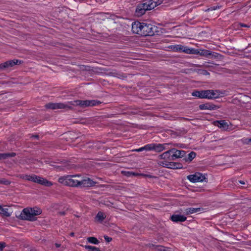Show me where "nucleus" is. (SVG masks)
Returning a JSON list of instances; mask_svg holds the SVG:
<instances>
[{
	"instance_id": "f257e3e1",
	"label": "nucleus",
	"mask_w": 251,
	"mask_h": 251,
	"mask_svg": "<svg viewBox=\"0 0 251 251\" xmlns=\"http://www.w3.org/2000/svg\"><path fill=\"white\" fill-rule=\"evenodd\" d=\"M80 175H67L60 177L58 181L64 185L78 187L79 186Z\"/></svg>"
},
{
	"instance_id": "f03ea898",
	"label": "nucleus",
	"mask_w": 251,
	"mask_h": 251,
	"mask_svg": "<svg viewBox=\"0 0 251 251\" xmlns=\"http://www.w3.org/2000/svg\"><path fill=\"white\" fill-rule=\"evenodd\" d=\"M159 4L154 0H145L143 2L139 4L136 9V14L140 17L145 13L147 10H150L153 9L157 5Z\"/></svg>"
},
{
	"instance_id": "7ed1b4c3",
	"label": "nucleus",
	"mask_w": 251,
	"mask_h": 251,
	"mask_svg": "<svg viewBox=\"0 0 251 251\" xmlns=\"http://www.w3.org/2000/svg\"><path fill=\"white\" fill-rule=\"evenodd\" d=\"M221 95L219 90H206L201 91H194L192 92V95L200 99H216Z\"/></svg>"
},
{
	"instance_id": "20e7f679",
	"label": "nucleus",
	"mask_w": 251,
	"mask_h": 251,
	"mask_svg": "<svg viewBox=\"0 0 251 251\" xmlns=\"http://www.w3.org/2000/svg\"><path fill=\"white\" fill-rule=\"evenodd\" d=\"M41 213V210L38 208H26L22 210L20 217L22 220L34 221L36 220V216Z\"/></svg>"
},
{
	"instance_id": "39448f33",
	"label": "nucleus",
	"mask_w": 251,
	"mask_h": 251,
	"mask_svg": "<svg viewBox=\"0 0 251 251\" xmlns=\"http://www.w3.org/2000/svg\"><path fill=\"white\" fill-rule=\"evenodd\" d=\"M20 177L23 179L31 181L47 187L51 186L53 184L51 181H48L46 178L35 175H23L20 176Z\"/></svg>"
},
{
	"instance_id": "423d86ee",
	"label": "nucleus",
	"mask_w": 251,
	"mask_h": 251,
	"mask_svg": "<svg viewBox=\"0 0 251 251\" xmlns=\"http://www.w3.org/2000/svg\"><path fill=\"white\" fill-rule=\"evenodd\" d=\"M69 103L72 105L79 106L83 108L86 107L88 106H95L99 104V102L96 101L95 100H76L75 101H70L69 102Z\"/></svg>"
},
{
	"instance_id": "0eeeda50",
	"label": "nucleus",
	"mask_w": 251,
	"mask_h": 251,
	"mask_svg": "<svg viewBox=\"0 0 251 251\" xmlns=\"http://www.w3.org/2000/svg\"><path fill=\"white\" fill-rule=\"evenodd\" d=\"M170 49L174 51H177L179 52H184L185 53H197L195 49L189 48L186 46H183L181 45H172L170 47Z\"/></svg>"
},
{
	"instance_id": "6e6552de",
	"label": "nucleus",
	"mask_w": 251,
	"mask_h": 251,
	"mask_svg": "<svg viewBox=\"0 0 251 251\" xmlns=\"http://www.w3.org/2000/svg\"><path fill=\"white\" fill-rule=\"evenodd\" d=\"M158 164L160 166L173 169L182 168V165L179 163L173 162L169 161H158Z\"/></svg>"
},
{
	"instance_id": "1a4fd4ad",
	"label": "nucleus",
	"mask_w": 251,
	"mask_h": 251,
	"mask_svg": "<svg viewBox=\"0 0 251 251\" xmlns=\"http://www.w3.org/2000/svg\"><path fill=\"white\" fill-rule=\"evenodd\" d=\"M187 177L192 182H202L206 179L205 176L200 173L189 175Z\"/></svg>"
},
{
	"instance_id": "9d476101",
	"label": "nucleus",
	"mask_w": 251,
	"mask_h": 251,
	"mask_svg": "<svg viewBox=\"0 0 251 251\" xmlns=\"http://www.w3.org/2000/svg\"><path fill=\"white\" fill-rule=\"evenodd\" d=\"M141 33L142 36H152L154 34L153 26L151 24L144 23Z\"/></svg>"
},
{
	"instance_id": "9b49d317",
	"label": "nucleus",
	"mask_w": 251,
	"mask_h": 251,
	"mask_svg": "<svg viewBox=\"0 0 251 251\" xmlns=\"http://www.w3.org/2000/svg\"><path fill=\"white\" fill-rule=\"evenodd\" d=\"M96 182L87 177H82L80 176L79 183L80 187H90L95 186Z\"/></svg>"
},
{
	"instance_id": "f8f14e48",
	"label": "nucleus",
	"mask_w": 251,
	"mask_h": 251,
	"mask_svg": "<svg viewBox=\"0 0 251 251\" xmlns=\"http://www.w3.org/2000/svg\"><path fill=\"white\" fill-rule=\"evenodd\" d=\"M144 23L136 21L132 24V30L133 33L141 35Z\"/></svg>"
},
{
	"instance_id": "ddd939ff",
	"label": "nucleus",
	"mask_w": 251,
	"mask_h": 251,
	"mask_svg": "<svg viewBox=\"0 0 251 251\" xmlns=\"http://www.w3.org/2000/svg\"><path fill=\"white\" fill-rule=\"evenodd\" d=\"M46 107L47 108L51 109H64L67 108H70V107L63 103H49L46 105Z\"/></svg>"
},
{
	"instance_id": "4468645a",
	"label": "nucleus",
	"mask_w": 251,
	"mask_h": 251,
	"mask_svg": "<svg viewBox=\"0 0 251 251\" xmlns=\"http://www.w3.org/2000/svg\"><path fill=\"white\" fill-rule=\"evenodd\" d=\"M21 63V61L17 59L12 60H8L3 63L0 64V69L7 68L9 67H13V66Z\"/></svg>"
},
{
	"instance_id": "2eb2a0df",
	"label": "nucleus",
	"mask_w": 251,
	"mask_h": 251,
	"mask_svg": "<svg viewBox=\"0 0 251 251\" xmlns=\"http://www.w3.org/2000/svg\"><path fill=\"white\" fill-rule=\"evenodd\" d=\"M170 151L169 150L168 151L163 152L161 154L158 156L159 160L158 161H171L174 160L173 157L171 155V151Z\"/></svg>"
},
{
	"instance_id": "dca6fc26",
	"label": "nucleus",
	"mask_w": 251,
	"mask_h": 251,
	"mask_svg": "<svg viewBox=\"0 0 251 251\" xmlns=\"http://www.w3.org/2000/svg\"><path fill=\"white\" fill-rule=\"evenodd\" d=\"M218 108V106L211 103H206L199 105V108L201 110H214L217 109Z\"/></svg>"
},
{
	"instance_id": "f3484780",
	"label": "nucleus",
	"mask_w": 251,
	"mask_h": 251,
	"mask_svg": "<svg viewBox=\"0 0 251 251\" xmlns=\"http://www.w3.org/2000/svg\"><path fill=\"white\" fill-rule=\"evenodd\" d=\"M213 124L214 126L223 130H227L228 128V123L225 120L216 121L214 122Z\"/></svg>"
},
{
	"instance_id": "a211bd4d",
	"label": "nucleus",
	"mask_w": 251,
	"mask_h": 251,
	"mask_svg": "<svg viewBox=\"0 0 251 251\" xmlns=\"http://www.w3.org/2000/svg\"><path fill=\"white\" fill-rule=\"evenodd\" d=\"M169 144H154V151L156 152H161L168 149Z\"/></svg>"
},
{
	"instance_id": "6ab92c4d",
	"label": "nucleus",
	"mask_w": 251,
	"mask_h": 251,
	"mask_svg": "<svg viewBox=\"0 0 251 251\" xmlns=\"http://www.w3.org/2000/svg\"><path fill=\"white\" fill-rule=\"evenodd\" d=\"M170 150L172 151H171V153H173V155H172V156L173 157V158H174H174H176L181 157L183 156L185 153L184 151L177 150L175 149H172Z\"/></svg>"
},
{
	"instance_id": "aec40b11",
	"label": "nucleus",
	"mask_w": 251,
	"mask_h": 251,
	"mask_svg": "<svg viewBox=\"0 0 251 251\" xmlns=\"http://www.w3.org/2000/svg\"><path fill=\"white\" fill-rule=\"evenodd\" d=\"M172 221L175 222H184L186 220L187 218L183 215H177V214H174L173 215L171 216V218Z\"/></svg>"
},
{
	"instance_id": "412c9836",
	"label": "nucleus",
	"mask_w": 251,
	"mask_h": 251,
	"mask_svg": "<svg viewBox=\"0 0 251 251\" xmlns=\"http://www.w3.org/2000/svg\"><path fill=\"white\" fill-rule=\"evenodd\" d=\"M202 208H193L190 207L188 208L185 210L184 213L186 215H189L197 212H200L202 210Z\"/></svg>"
},
{
	"instance_id": "4be33fe9",
	"label": "nucleus",
	"mask_w": 251,
	"mask_h": 251,
	"mask_svg": "<svg viewBox=\"0 0 251 251\" xmlns=\"http://www.w3.org/2000/svg\"><path fill=\"white\" fill-rule=\"evenodd\" d=\"M0 215L5 217H10L11 213L9 212L7 208L3 207L0 205Z\"/></svg>"
},
{
	"instance_id": "5701e85b",
	"label": "nucleus",
	"mask_w": 251,
	"mask_h": 251,
	"mask_svg": "<svg viewBox=\"0 0 251 251\" xmlns=\"http://www.w3.org/2000/svg\"><path fill=\"white\" fill-rule=\"evenodd\" d=\"M16 155V153L14 152L11 153H0V160L2 159H4L8 157H13Z\"/></svg>"
},
{
	"instance_id": "b1692460",
	"label": "nucleus",
	"mask_w": 251,
	"mask_h": 251,
	"mask_svg": "<svg viewBox=\"0 0 251 251\" xmlns=\"http://www.w3.org/2000/svg\"><path fill=\"white\" fill-rule=\"evenodd\" d=\"M106 217V214L102 212H99L96 216V220L99 222H102Z\"/></svg>"
},
{
	"instance_id": "393cba45",
	"label": "nucleus",
	"mask_w": 251,
	"mask_h": 251,
	"mask_svg": "<svg viewBox=\"0 0 251 251\" xmlns=\"http://www.w3.org/2000/svg\"><path fill=\"white\" fill-rule=\"evenodd\" d=\"M148 247L152 249L157 250V251H165L164 247L161 246H156L153 244H149L147 245Z\"/></svg>"
},
{
	"instance_id": "a878e982",
	"label": "nucleus",
	"mask_w": 251,
	"mask_h": 251,
	"mask_svg": "<svg viewBox=\"0 0 251 251\" xmlns=\"http://www.w3.org/2000/svg\"><path fill=\"white\" fill-rule=\"evenodd\" d=\"M198 53H191L192 54H200L201 55L207 56L208 55H210V53L209 52V51L207 50H198L195 49Z\"/></svg>"
},
{
	"instance_id": "bb28decb",
	"label": "nucleus",
	"mask_w": 251,
	"mask_h": 251,
	"mask_svg": "<svg viewBox=\"0 0 251 251\" xmlns=\"http://www.w3.org/2000/svg\"><path fill=\"white\" fill-rule=\"evenodd\" d=\"M196 153L194 151L191 152L188 154V157L186 159V161L187 162H190L196 157Z\"/></svg>"
},
{
	"instance_id": "cd10ccee",
	"label": "nucleus",
	"mask_w": 251,
	"mask_h": 251,
	"mask_svg": "<svg viewBox=\"0 0 251 251\" xmlns=\"http://www.w3.org/2000/svg\"><path fill=\"white\" fill-rule=\"evenodd\" d=\"M87 241L91 243L97 245L99 243V240L94 237H89L87 238Z\"/></svg>"
},
{
	"instance_id": "c85d7f7f",
	"label": "nucleus",
	"mask_w": 251,
	"mask_h": 251,
	"mask_svg": "<svg viewBox=\"0 0 251 251\" xmlns=\"http://www.w3.org/2000/svg\"><path fill=\"white\" fill-rule=\"evenodd\" d=\"M146 151H154V144H149L144 146Z\"/></svg>"
},
{
	"instance_id": "c756f323",
	"label": "nucleus",
	"mask_w": 251,
	"mask_h": 251,
	"mask_svg": "<svg viewBox=\"0 0 251 251\" xmlns=\"http://www.w3.org/2000/svg\"><path fill=\"white\" fill-rule=\"evenodd\" d=\"M84 247L90 251H100L99 248L92 246L86 245Z\"/></svg>"
},
{
	"instance_id": "7c9ffc66",
	"label": "nucleus",
	"mask_w": 251,
	"mask_h": 251,
	"mask_svg": "<svg viewBox=\"0 0 251 251\" xmlns=\"http://www.w3.org/2000/svg\"><path fill=\"white\" fill-rule=\"evenodd\" d=\"M242 142L244 144H247V145H249V144H251V137L249 138H244L243 139H242Z\"/></svg>"
},
{
	"instance_id": "2f4dec72",
	"label": "nucleus",
	"mask_w": 251,
	"mask_h": 251,
	"mask_svg": "<svg viewBox=\"0 0 251 251\" xmlns=\"http://www.w3.org/2000/svg\"><path fill=\"white\" fill-rule=\"evenodd\" d=\"M0 183L3 184L5 185H9L10 184V181L5 179H0Z\"/></svg>"
},
{
	"instance_id": "473e14b6",
	"label": "nucleus",
	"mask_w": 251,
	"mask_h": 251,
	"mask_svg": "<svg viewBox=\"0 0 251 251\" xmlns=\"http://www.w3.org/2000/svg\"><path fill=\"white\" fill-rule=\"evenodd\" d=\"M6 244L4 242L0 243V251H2L3 249L5 247Z\"/></svg>"
},
{
	"instance_id": "72a5a7b5",
	"label": "nucleus",
	"mask_w": 251,
	"mask_h": 251,
	"mask_svg": "<svg viewBox=\"0 0 251 251\" xmlns=\"http://www.w3.org/2000/svg\"><path fill=\"white\" fill-rule=\"evenodd\" d=\"M135 151H136V152H141V151H145V147L144 146L143 147H141V148H140L139 149H135L134 150Z\"/></svg>"
},
{
	"instance_id": "f704fd0d",
	"label": "nucleus",
	"mask_w": 251,
	"mask_h": 251,
	"mask_svg": "<svg viewBox=\"0 0 251 251\" xmlns=\"http://www.w3.org/2000/svg\"><path fill=\"white\" fill-rule=\"evenodd\" d=\"M104 238L105 241L107 242H110L112 240V238L110 237H109L107 236H104Z\"/></svg>"
},
{
	"instance_id": "c9c22d12",
	"label": "nucleus",
	"mask_w": 251,
	"mask_h": 251,
	"mask_svg": "<svg viewBox=\"0 0 251 251\" xmlns=\"http://www.w3.org/2000/svg\"><path fill=\"white\" fill-rule=\"evenodd\" d=\"M56 168L57 169H58L59 170H64V167H62V166H56Z\"/></svg>"
},
{
	"instance_id": "e433bc0d",
	"label": "nucleus",
	"mask_w": 251,
	"mask_h": 251,
	"mask_svg": "<svg viewBox=\"0 0 251 251\" xmlns=\"http://www.w3.org/2000/svg\"><path fill=\"white\" fill-rule=\"evenodd\" d=\"M203 75H209V73L206 70H203Z\"/></svg>"
},
{
	"instance_id": "4c0bfd02",
	"label": "nucleus",
	"mask_w": 251,
	"mask_h": 251,
	"mask_svg": "<svg viewBox=\"0 0 251 251\" xmlns=\"http://www.w3.org/2000/svg\"><path fill=\"white\" fill-rule=\"evenodd\" d=\"M239 182L241 184H245V182L244 181H243V180H240V181H239Z\"/></svg>"
},
{
	"instance_id": "58836bf2",
	"label": "nucleus",
	"mask_w": 251,
	"mask_h": 251,
	"mask_svg": "<svg viewBox=\"0 0 251 251\" xmlns=\"http://www.w3.org/2000/svg\"><path fill=\"white\" fill-rule=\"evenodd\" d=\"M240 25L242 27H247L248 26L244 24H241Z\"/></svg>"
},
{
	"instance_id": "ea45409f",
	"label": "nucleus",
	"mask_w": 251,
	"mask_h": 251,
	"mask_svg": "<svg viewBox=\"0 0 251 251\" xmlns=\"http://www.w3.org/2000/svg\"><path fill=\"white\" fill-rule=\"evenodd\" d=\"M55 247H56V248H58V247H60V244H59L56 243V244H55Z\"/></svg>"
},
{
	"instance_id": "a19ab883",
	"label": "nucleus",
	"mask_w": 251,
	"mask_h": 251,
	"mask_svg": "<svg viewBox=\"0 0 251 251\" xmlns=\"http://www.w3.org/2000/svg\"><path fill=\"white\" fill-rule=\"evenodd\" d=\"M70 235H71V236H74V232H71V233H70Z\"/></svg>"
},
{
	"instance_id": "79ce46f5",
	"label": "nucleus",
	"mask_w": 251,
	"mask_h": 251,
	"mask_svg": "<svg viewBox=\"0 0 251 251\" xmlns=\"http://www.w3.org/2000/svg\"><path fill=\"white\" fill-rule=\"evenodd\" d=\"M105 0H97V2H101L102 1H105Z\"/></svg>"
},
{
	"instance_id": "37998d69",
	"label": "nucleus",
	"mask_w": 251,
	"mask_h": 251,
	"mask_svg": "<svg viewBox=\"0 0 251 251\" xmlns=\"http://www.w3.org/2000/svg\"><path fill=\"white\" fill-rule=\"evenodd\" d=\"M32 137H34V138H38V135H34V136H32Z\"/></svg>"
},
{
	"instance_id": "c03bdc74",
	"label": "nucleus",
	"mask_w": 251,
	"mask_h": 251,
	"mask_svg": "<svg viewBox=\"0 0 251 251\" xmlns=\"http://www.w3.org/2000/svg\"><path fill=\"white\" fill-rule=\"evenodd\" d=\"M60 213L61 215H64V212H62H62H60Z\"/></svg>"
},
{
	"instance_id": "a18cd8bd",
	"label": "nucleus",
	"mask_w": 251,
	"mask_h": 251,
	"mask_svg": "<svg viewBox=\"0 0 251 251\" xmlns=\"http://www.w3.org/2000/svg\"><path fill=\"white\" fill-rule=\"evenodd\" d=\"M130 174H132L133 175H135L134 173H130Z\"/></svg>"
}]
</instances>
